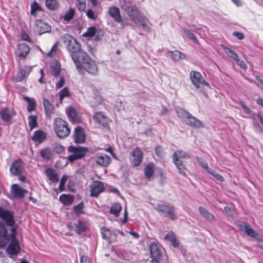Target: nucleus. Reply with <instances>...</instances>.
I'll return each mask as SVG.
<instances>
[{
	"mask_svg": "<svg viewBox=\"0 0 263 263\" xmlns=\"http://www.w3.org/2000/svg\"><path fill=\"white\" fill-rule=\"evenodd\" d=\"M63 39L64 44L74 63L78 61V59L83 56L84 53H86L81 49L80 44L73 36L65 34L63 35Z\"/></svg>",
	"mask_w": 263,
	"mask_h": 263,
	"instance_id": "f257e3e1",
	"label": "nucleus"
},
{
	"mask_svg": "<svg viewBox=\"0 0 263 263\" xmlns=\"http://www.w3.org/2000/svg\"><path fill=\"white\" fill-rule=\"evenodd\" d=\"M78 69H83L88 73L95 76L98 74V69L96 62L86 52L74 63Z\"/></svg>",
	"mask_w": 263,
	"mask_h": 263,
	"instance_id": "f03ea898",
	"label": "nucleus"
},
{
	"mask_svg": "<svg viewBox=\"0 0 263 263\" xmlns=\"http://www.w3.org/2000/svg\"><path fill=\"white\" fill-rule=\"evenodd\" d=\"M17 226H12L10 229L11 232L8 234L5 224L0 221V249L6 247L11 239H17Z\"/></svg>",
	"mask_w": 263,
	"mask_h": 263,
	"instance_id": "7ed1b4c3",
	"label": "nucleus"
},
{
	"mask_svg": "<svg viewBox=\"0 0 263 263\" xmlns=\"http://www.w3.org/2000/svg\"><path fill=\"white\" fill-rule=\"evenodd\" d=\"M155 209L162 217L168 218L172 220H175L177 218L176 208L171 203H158Z\"/></svg>",
	"mask_w": 263,
	"mask_h": 263,
	"instance_id": "20e7f679",
	"label": "nucleus"
},
{
	"mask_svg": "<svg viewBox=\"0 0 263 263\" xmlns=\"http://www.w3.org/2000/svg\"><path fill=\"white\" fill-rule=\"evenodd\" d=\"M54 128L57 136L61 139L67 137L70 133V129L67 122L60 118L54 119Z\"/></svg>",
	"mask_w": 263,
	"mask_h": 263,
	"instance_id": "39448f33",
	"label": "nucleus"
},
{
	"mask_svg": "<svg viewBox=\"0 0 263 263\" xmlns=\"http://www.w3.org/2000/svg\"><path fill=\"white\" fill-rule=\"evenodd\" d=\"M69 153H72L68 157V160L72 163L85 157L88 152L87 147L81 146L70 145L68 148Z\"/></svg>",
	"mask_w": 263,
	"mask_h": 263,
	"instance_id": "423d86ee",
	"label": "nucleus"
},
{
	"mask_svg": "<svg viewBox=\"0 0 263 263\" xmlns=\"http://www.w3.org/2000/svg\"><path fill=\"white\" fill-rule=\"evenodd\" d=\"M237 227L241 231L252 238L254 241L258 242H263V238L258 233L252 229L248 223L239 221L237 222Z\"/></svg>",
	"mask_w": 263,
	"mask_h": 263,
	"instance_id": "0eeeda50",
	"label": "nucleus"
},
{
	"mask_svg": "<svg viewBox=\"0 0 263 263\" xmlns=\"http://www.w3.org/2000/svg\"><path fill=\"white\" fill-rule=\"evenodd\" d=\"M190 77L192 84L197 89L199 88L201 85H203L208 87L210 86L209 83L204 80L203 77L199 72L194 70L191 71Z\"/></svg>",
	"mask_w": 263,
	"mask_h": 263,
	"instance_id": "6e6552de",
	"label": "nucleus"
},
{
	"mask_svg": "<svg viewBox=\"0 0 263 263\" xmlns=\"http://www.w3.org/2000/svg\"><path fill=\"white\" fill-rule=\"evenodd\" d=\"M130 162L133 166L140 165L143 160V153L139 147L133 149L130 155Z\"/></svg>",
	"mask_w": 263,
	"mask_h": 263,
	"instance_id": "1a4fd4ad",
	"label": "nucleus"
},
{
	"mask_svg": "<svg viewBox=\"0 0 263 263\" xmlns=\"http://www.w3.org/2000/svg\"><path fill=\"white\" fill-rule=\"evenodd\" d=\"M125 12L133 23L136 22L137 21L144 15L141 11L139 10L136 5H133L129 7Z\"/></svg>",
	"mask_w": 263,
	"mask_h": 263,
	"instance_id": "9d476101",
	"label": "nucleus"
},
{
	"mask_svg": "<svg viewBox=\"0 0 263 263\" xmlns=\"http://www.w3.org/2000/svg\"><path fill=\"white\" fill-rule=\"evenodd\" d=\"M90 196L92 197H97L98 195L105 191V187L102 182L99 180L92 181L90 185Z\"/></svg>",
	"mask_w": 263,
	"mask_h": 263,
	"instance_id": "9b49d317",
	"label": "nucleus"
},
{
	"mask_svg": "<svg viewBox=\"0 0 263 263\" xmlns=\"http://www.w3.org/2000/svg\"><path fill=\"white\" fill-rule=\"evenodd\" d=\"M9 244L6 248L7 253L10 257L13 255H17L21 251V246L17 239H11Z\"/></svg>",
	"mask_w": 263,
	"mask_h": 263,
	"instance_id": "f8f14e48",
	"label": "nucleus"
},
{
	"mask_svg": "<svg viewBox=\"0 0 263 263\" xmlns=\"http://www.w3.org/2000/svg\"><path fill=\"white\" fill-rule=\"evenodd\" d=\"M108 13L115 22L121 24L122 26L123 27L125 26L119 8L116 6H111L109 7Z\"/></svg>",
	"mask_w": 263,
	"mask_h": 263,
	"instance_id": "ddd939ff",
	"label": "nucleus"
},
{
	"mask_svg": "<svg viewBox=\"0 0 263 263\" xmlns=\"http://www.w3.org/2000/svg\"><path fill=\"white\" fill-rule=\"evenodd\" d=\"M24 162L21 159L14 160L10 168V172L12 176H18L22 173Z\"/></svg>",
	"mask_w": 263,
	"mask_h": 263,
	"instance_id": "4468645a",
	"label": "nucleus"
},
{
	"mask_svg": "<svg viewBox=\"0 0 263 263\" xmlns=\"http://www.w3.org/2000/svg\"><path fill=\"white\" fill-rule=\"evenodd\" d=\"M73 137L76 143H84L86 140V135L84 128L80 126L76 127L74 128Z\"/></svg>",
	"mask_w": 263,
	"mask_h": 263,
	"instance_id": "2eb2a0df",
	"label": "nucleus"
},
{
	"mask_svg": "<svg viewBox=\"0 0 263 263\" xmlns=\"http://www.w3.org/2000/svg\"><path fill=\"white\" fill-rule=\"evenodd\" d=\"M15 115L14 110H10L8 107H4L0 111V117L4 122L12 123V118Z\"/></svg>",
	"mask_w": 263,
	"mask_h": 263,
	"instance_id": "dca6fc26",
	"label": "nucleus"
},
{
	"mask_svg": "<svg viewBox=\"0 0 263 263\" xmlns=\"http://www.w3.org/2000/svg\"><path fill=\"white\" fill-rule=\"evenodd\" d=\"M101 233L102 238L107 240L109 243H111L117 240V235L109 229L102 228L101 229Z\"/></svg>",
	"mask_w": 263,
	"mask_h": 263,
	"instance_id": "f3484780",
	"label": "nucleus"
},
{
	"mask_svg": "<svg viewBox=\"0 0 263 263\" xmlns=\"http://www.w3.org/2000/svg\"><path fill=\"white\" fill-rule=\"evenodd\" d=\"M31 70L30 67H27V69L19 68L15 75L12 77V81L14 82H21L26 78L28 77Z\"/></svg>",
	"mask_w": 263,
	"mask_h": 263,
	"instance_id": "a211bd4d",
	"label": "nucleus"
},
{
	"mask_svg": "<svg viewBox=\"0 0 263 263\" xmlns=\"http://www.w3.org/2000/svg\"><path fill=\"white\" fill-rule=\"evenodd\" d=\"M29 50L30 48L27 44H20L17 46L15 54L17 57L20 58L22 60H24L27 57L28 52H29Z\"/></svg>",
	"mask_w": 263,
	"mask_h": 263,
	"instance_id": "6ab92c4d",
	"label": "nucleus"
},
{
	"mask_svg": "<svg viewBox=\"0 0 263 263\" xmlns=\"http://www.w3.org/2000/svg\"><path fill=\"white\" fill-rule=\"evenodd\" d=\"M150 256L152 259H156L159 261L162 256L161 249L159 246L155 242H152L149 246Z\"/></svg>",
	"mask_w": 263,
	"mask_h": 263,
	"instance_id": "aec40b11",
	"label": "nucleus"
},
{
	"mask_svg": "<svg viewBox=\"0 0 263 263\" xmlns=\"http://www.w3.org/2000/svg\"><path fill=\"white\" fill-rule=\"evenodd\" d=\"M27 192V190L20 187L17 184H13L11 186V194L14 198H22Z\"/></svg>",
	"mask_w": 263,
	"mask_h": 263,
	"instance_id": "412c9836",
	"label": "nucleus"
},
{
	"mask_svg": "<svg viewBox=\"0 0 263 263\" xmlns=\"http://www.w3.org/2000/svg\"><path fill=\"white\" fill-rule=\"evenodd\" d=\"M134 23L144 31L151 32V28L148 25L150 24L149 20L144 15Z\"/></svg>",
	"mask_w": 263,
	"mask_h": 263,
	"instance_id": "4be33fe9",
	"label": "nucleus"
},
{
	"mask_svg": "<svg viewBox=\"0 0 263 263\" xmlns=\"http://www.w3.org/2000/svg\"><path fill=\"white\" fill-rule=\"evenodd\" d=\"M93 119L96 122L104 127L107 128L109 127L108 119L102 112H96L93 115Z\"/></svg>",
	"mask_w": 263,
	"mask_h": 263,
	"instance_id": "5701e85b",
	"label": "nucleus"
},
{
	"mask_svg": "<svg viewBox=\"0 0 263 263\" xmlns=\"http://www.w3.org/2000/svg\"><path fill=\"white\" fill-rule=\"evenodd\" d=\"M184 123L191 127L197 128L204 126L203 122L201 121L193 116L192 115L191 116H188V118L185 120Z\"/></svg>",
	"mask_w": 263,
	"mask_h": 263,
	"instance_id": "b1692460",
	"label": "nucleus"
},
{
	"mask_svg": "<svg viewBox=\"0 0 263 263\" xmlns=\"http://www.w3.org/2000/svg\"><path fill=\"white\" fill-rule=\"evenodd\" d=\"M47 134L41 129L35 131L31 139L35 143H42L46 138Z\"/></svg>",
	"mask_w": 263,
	"mask_h": 263,
	"instance_id": "393cba45",
	"label": "nucleus"
},
{
	"mask_svg": "<svg viewBox=\"0 0 263 263\" xmlns=\"http://www.w3.org/2000/svg\"><path fill=\"white\" fill-rule=\"evenodd\" d=\"M111 158L106 154L101 153L96 157V163L102 166H107L110 162Z\"/></svg>",
	"mask_w": 263,
	"mask_h": 263,
	"instance_id": "a878e982",
	"label": "nucleus"
},
{
	"mask_svg": "<svg viewBox=\"0 0 263 263\" xmlns=\"http://www.w3.org/2000/svg\"><path fill=\"white\" fill-rule=\"evenodd\" d=\"M1 218L5 221L6 225L10 227L14 225V217L11 212L8 210H4Z\"/></svg>",
	"mask_w": 263,
	"mask_h": 263,
	"instance_id": "bb28decb",
	"label": "nucleus"
},
{
	"mask_svg": "<svg viewBox=\"0 0 263 263\" xmlns=\"http://www.w3.org/2000/svg\"><path fill=\"white\" fill-rule=\"evenodd\" d=\"M51 29V26L42 20H39L37 22L36 30L39 34L41 35L43 33L50 32Z\"/></svg>",
	"mask_w": 263,
	"mask_h": 263,
	"instance_id": "cd10ccee",
	"label": "nucleus"
},
{
	"mask_svg": "<svg viewBox=\"0 0 263 263\" xmlns=\"http://www.w3.org/2000/svg\"><path fill=\"white\" fill-rule=\"evenodd\" d=\"M73 225L75 228L74 231L79 235L86 232L88 229L86 221L81 219H79L78 222L74 223Z\"/></svg>",
	"mask_w": 263,
	"mask_h": 263,
	"instance_id": "c85d7f7f",
	"label": "nucleus"
},
{
	"mask_svg": "<svg viewBox=\"0 0 263 263\" xmlns=\"http://www.w3.org/2000/svg\"><path fill=\"white\" fill-rule=\"evenodd\" d=\"M167 55L170 57L174 62H177L186 58V55L184 53L177 50L167 51Z\"/></svg>",
	"mask_w": 263,
	"mask_h": 263,
	"instance_id": "c756f323",
	"label": "nucleus"
},
{
	"mask_svg": "<svg viewBox=\"0 0 263 263\" xmlns=\"http://www.w3.org/2000/svg\"><path fill=\"white\" fill-rule=\"evenodd\" d=\"M45 174L48 179L53 183H57L59 181V178L58 173L51 167H48L45 170Z\"/></svg>",
	"mask_w": 263,
	"mask_h": 263,
	"instance_id": "7c9ffc66",
	"label": "nucleus"
},
{
	"mask_svg": "<svg viewBox=\"0 0 263 263\" xmlns=\"http://www.w3.org/2000/svg\"><path fill=\"white\" fill-rule=\"evenodd\" d=\"M73 195L70 194H63L59 197V201L65 205H70L74 201Z\"/></svg>",
	"mask_w": 263,
	"mask_h": 263,
	"instance_id": "2f4dec72",
	"label": "nucleus"
},
{
	"mask_svg": "<svg viewBox=\"0 0 263 263\" xmlns=\"http://www.w3.org/2000/svg\"><path fill=\"white\" fill-rule=\"evenodd\" d=\"M43 106L47 117L49 118L53 112L54 107L53 105L46 98H43Z\"/></svg>",
	"mask_w": 263,
	"mask_h": 263,
	"instance_id": "473e14b6",
	"label": "nucleus"
},
{
	"mask_svg": "<svg viewBox=\"0 0 263 263\" xmlns=\"http://www.w3.org/2000/svg\"><path fill=\"white\" fill-rule=\"evenodd\" d=\"M66 112L70 121L76 122L79 120L78 113L73 107H69L68 108L66 109Z\"/></svg>",
	"mask_w": 263,
	"mask_h": 263,
	"instance_id": "72a5a7b5",
	"label": "nucleus"
},
{
	"mask_svg": "<svg viewBox=\"0 0 263 263\" xmlns=\"http://www.w3.org/2000/svg\"><path fill=\"white\" fill-rule=\"evenodd\" d=\"M190 156L182 150H179L173 153L172 156L173 161H182L181 159L190 158Z\"/></svg>",
	"mask_w": 263,
	"mask_h": 263,
	"instance_id": "f704fd0d",
	"label": "nucleus"
},
{
	"mask_svg": "<svg viewBox=\"0 0 263 263\" xmlns=\"http://www.w3.org/2000/svg\"><path fill=\"white\" fill-rule=\"evenodd\" d=\"M40 154L41 157L47 161L52 159L53 157V152L49 147L42 149L40 152Z\"/></svg>",
	"mask_w": 263,
	"mask_h": 263,
	"instance_id": "c9c22d12",
	"label": "nucleus"
},
{
	"mask_svg": "<svg viewBox=\"0 0 263 263\" xmlns=\"http://www.w3.org/2000/svg\"><path fill=\"white\" fill-rule=\"evenodd\" d=\"M176 112L178 117L183 122L188 118V116H191V114L183 108H177Z\"/></svg>",
	"mask_w": 263,
	"mask_h": 263,
	"instance_id": "e433bc0d",
	"label": "nucleus"
},
{
	"mask_svg": "<svg viewBox=\"0 0 263 263\" xmlns=\"http://www.w3.org/2000/svg\"><path fill=\"white\" fill-rule=\"evenodd\" d=\"M24 100L27 102V109L28 112H32L36 108V101L34 99L27 96H24Z\"/></svg>",
	"mask_w": 263,
	"mask_h": 263,
	"instance_id": "4c0bfd02",
	"label": "nucleus"
},
{
	"mask_svg": "<svg viewBox=\"0 0 263 263\" xmlns=\"http://www.w3.org/2000/svg\"><path fill=\"white\" fill-rule=\"evenodd\" d=\"M45 6L50 10H58L60 7V3L58 0H45Z\"/></svg>",
	"mask_w": 263,
	"mask_h": 263,
	"instance_id": "58836bf2",
	"label": "nucleus"
},
{
	"mask_svg": "<svg viewBox=\"0 0 263 263\" xmlns=\"http://www.w3.org/2000/svg\"><path fill=\"white\" fill-rule=\"evenodd\" d=\"M50 69V73L51 75L54 77H58L61 70L60 63L56 61L51 65Z\"/></svg>",
	"mask_w": 263,
	"mask_h": 263,
	"instance_id": "ea45409f",
	"label": "nucleus"
},
{
	"mask_svg": "<svg viewBox=\"0 0 263 263\" xmlns=\"http://www.w3.org/2000/svg\"><path fill=\"white\" fill-rule=\"evenodd\" d=\"M199 211L201 215L206 220L212 222L214 219V216L204 208L200 206Z\"/></svg>",
	"mask_w": 263,
	"mask_h": 263,
	"instance_id": "a19ab883",
	"label": "nucleus"
},
{
	"mask_svg": "<svg viewBox=\"0 0 263 263\" xmlns=\"http://www.w3.org/2000/svg\"><path fill=\"white\" fill-rule=\"evenodd\" d=\"M173 162L178 168L179 173L183 176H186L187 169L183 161H173Z\"/></svg>",
	"mask_w": 263,
	"mask_h": 263,
	"instance_id": "79ce46f5",
	"label": "nucleus"
},
{
	"mask_svg": "<svg viewBox=\"0 0 263 263\" xmlns=\"http://www.w3.org/2000/svg\"><path fill=\"white\" fill-rule=\"evenodd\" d=\"M222 47L224 52L232 59L236 61H239V58L237 54L232 49L226 46L222 45Z\"/></svg>",
	"mask_w": 263,
	"mask_h": 263,
	"instance_id": "37998d69",
	"label": "nucleus"
},
{
	"mask_svg": "<svg viewBox=\"0 0 263 263\" xmlns=\"http://www.w3.org/2000/svg\"><path fill=\"white\" fill-rule=\"evenodd\" d=\"M144 172L147 178H151L154 173V164L153 163L148 164L145 167Z\"/></svg>",
	"mask_w": 263,
	"mask_h": 263,
	"instance_id": "c03bdc74",
	"label": "nucleus"
},
{
	"mask_svg": "<svg viewBox=\"0 0 263 263\" xmlns=\"http://www.w3.org/2000/svg\"><path fill=\"white\" fill-rule=\"evenodd\" d=\"M121 210V204L118 202L115 203L110 208L109 213L115 216H118Z\"/></svg>",
	"mask_w": 263,
	"mask_h": 263,
	"instance_id": "a18cd8bd",
	"label": "nucleus"
},
{
	"mask_svg": "<svg viewBox=\"0 0 263 263\" xmlns=\"http://www.w3.org/2000/svg\"><path fill=\"white\" fill-rule=\"evenodd\" d=\"M28 125L30 130L37 127V117L35 115H30L28 117Z\"/></svg>",
	"mask_w": 263,
	"mask_h": 263,
	"instance_id": "49530a36",
	"label": "nucleus"
},
{
	"mask_svg": "<svg viewBox=\"0 0 263 263\" xmlns=\"http://www.w3.org/2000/svg\"><path fill=\"white\" fill-rule=\"evenodd\" d=\"M75 14V10L73 8H70L68 11L65 12L63 19L67 22H70L72 20Z\"/></svg>",
	"mask_w": 263,
	"mask_h": 263,
	"instance_id": "de8ad7c7",
	"label": "nucleus"
},
{
	"mask_svg": "<svg viewBox=\"0 0 263 263\" xmlns=\"http://www.w3.org/2000/svg\"><path fill=\"white\" fill-rule=\"evenodd\" d=\"M42 10L41 6L36 2L34 1L31 5L30 13L32 15L36 16V12Z\"/></svg>",
	"mask_w": 263,
	"mask_h": 263,
	"instance_id": "09e8293b",
	"label": "nucleus"
},
{
	"mask_svg": "<svg viewBox=\"0 0 263 263\" xmlns=\"http://www.w3.org/2000/svg\"><path fill=\"white\" fill-rule=\"evenodd\" d=\"M183 32L187 38L192 40L194 43H198V40L196 35L193 33L191 32V31L187 28H183Z\"/></svg>",
	"mask_w": 263,
	"mask_h": 263,
	"instance_id": "8fccbe9b",
	"label": "nucleus"
},
{
	"mask_svg": "<svg viewBox=\"0 0 263 263\" xmlns=\"http://www.w3.org/2000/svg\"><path fill=\"white\" fill-rule=\"evenodd\" d=\"M84 202L83 201L81 202L78 204L73 206L72 209L76 215H80L84 213Z\"/></svg>",
	"mask_w": 263,
	"mask_h": 263,
	"instance_id": "3c124183",
	"label": "nucleus"
},
{
	"mask_svg": "<svg viewBox=\"0 0 263 263\" xmlns=\"http://www.w3.org/2000/svg\"><path fill=\"white\" fill-rule=\"evenodd\" d=\"M96 32V28L95 26L88 27L87 31L83 33V36L87 37H93Z\"/></svg>",
	"mask_w": 263,
	"mask_h": 263,
	"instance_id": "603ef678",
	"label": "nucleus"
},
{
	"mask_svg": "<svg viewBox=\"0 0 263 263\" xmlns=\"http://www.w3.org/2000/svg\"><path fill=\"white\" fill-rule=\"evenodd\" d=\"M119 3L121 8L124 11L133 5L130 0H119Z\"/></svg>",
	"mask_w": 263,
	"mask_h": 263,
	"instance_id": "864d4df0",
	"label": "nucleus"
},
{
	"mask_svg": "<svg viewBox=\"0 0 263 263\" xmlns=\"http://www.w3.org/2000/svg\"><path fill=\"white\" fill-rule=\"evenodd\" d=\"M70 96V91L67 87H64L59 92L60 101H62L64 98L68 97Z\"/></svg>",
	"mask_w": 263,
	"mask_h": 263,
	"instance_id": "5fc2aeb1",
	"label": "nucleus"
},
{
	"mask_svg": "<svg viewBox=\"0 0 263 263\" xmlns=\"http://www.w3.org/2000/svg\"><path fill=\"white\" fill-rule=\"evenodd\" d=\"M240 105L242 108L243 110L245 113H246L247 115L250 116H253L255 114L254 112H253L251 109L248 107L246 105L245 102L242 101H240L239 102Z\"/></svg>",
	"mask_w": 263,
	"mask_h": 263,
	"instance_id": "6e6d98bb",
	"label": "nucleus"
},
{
	"mask_svg": "<svg viewBox=\"0 0 263 263\" xmlns=\"http://www.w3.org/2000/svg\"><path fill=\"white\" fill-rule=\"evenodd\" d=\"M196 159L202 167L205 169L208 172V170H210L206 162L202 158L196 156Z\"/></svg>",
	"mask_w": 263,
	"mask_h": 263,
	"instance_id": "4d7b16f0",
	"label": "nucleus"
},
{
	"mask_svg": "<svg viewBox=\"0 0 263 263\" xmlns=\"http://www.w3.org/2000/svg\"><path fill=\"white\" fill-rule=\"evenodd\" d=\"M67 179H68V176L67 175H64L62 176V177L60 180L59 186V190L61 192H63L65 190V183H66V181Z\"/></svg>",
	"mask_w": 263,
	"mask_h": 263,
	"instance_id": "13d9d810",
	"label": "nucleus"
},
{
	"mask_svg": "<svg viewBox=\"0 0 263 263\" xmlns=\"http://www.w3.org/2000/svg\"><path fill=\"white\" fill-rule=\"evenodd\" d=\"M65 151V147L59 144H55L53 146V152L56 154H61Z\"/></svg>",
	"mask_w": 263,
	"mask_h": 263,
	"instance_id": "bf43d9fd",
	"label": "nucleus"
},
{
	"mask_svg": "<svg viewBox=\"0 0 263 263\" xmlns=\"http://www.w3.org/2000/svg\"><path fill=\"white\" fill-rule=\"evenodd\" d=\"M76 5L79 11H84L86 8V2L85 0H77Z\"/></svg>",
	"mask_w": 263,
	"mask_h": 263,
	"instance_id": "052dcab7",
	"label": "nucleus"
},
{
	"mask_svg": "<svg viewBox=\"0 0 263 263\" xmlns=\"http://www.w3.org/2000/svg\"><path fill=\"white\" fill-rule=\"evenodd\" d=\"M115 106L119 111L124 110L125 104L122 101L118 100L115 102Z\"/></svg>",
	"mask_w": 263,
	"mask_h": 263,
	"instance_id": "680f3d73",
	"label": "nucleus"
},
{
	"mask_svg": "<svg viewBox=\"0 0 263 263\" xmlns=\"http://www.w3.org/2000/svg\"><path fill=\"white\" fill-rule=\"evenodd\" d=\"M155 152L156 155L160 158H162L164 155L163 148L160 145H158L155 148Z\"/></svg>",
	"mask_w": 263,
	"mask_h": 263,
	"instance_id": "e2e57ef3",
	"label": "nucleus"
},
{
	"mask_svg": "<svg viewBox=\"0 0 263 263\" xmlns=\"http://www.w3.org/2000/svg\"><path fill=\"white\" fill-rule=\"evenodd\" d=\"M86 14L89 19L93 21H96L97 20V16L91 9H88L86 11Z\"/></svg>",
	"mask_w": 263,
	"mask_h": 263,
	"instance_id": "0e129e2a",
	"label": "nucleus"
},
{
	"mask_svg": "<svg viewBox=\"0 0 263 263\" xmlns=\"http://www.w3.org/2000/svg\"><path fill=\"white\" fill-rule=\"evenodd\" d=\"M208 172L212 174L215 178L220 182H222L224 180L223 177L219 173H217L215 171L208 170Z\"/></svg>",
	"mask_w": 263,
	"mask_h": 263,
	"instance_id": "69168bd1",
	"label": "nucleus"
},
{
	"mask_svg": "<svg viewBox=\"0 0 263 263\" xmlns=\"http://www.w3.org/2000/svg\"><path fill=\"white\" fill-rule=\"evenodd\" d=\"M65 82V79L63 76H61L60 80L56 83L55 87L58 89L61 88L64 85Z\"/></svg>",
	"mask_w": 263,
	"mask_h": 263,
	"instance_id": "338daca9",
	"label": "nucleus"
},
{
	"mask_svg": "<svg viewBox=\"0 0 263 263\" xmlns=\"http://www.w3.org/2000/svg\"><path fill=\"white\" fill-rule=\"evenodd\" d=\"M21 36L22 40L23 41H27L28 42H30L31 41L29 35L25 31H23L21 32Z\"/></svg>",
	"mask_w": 263,
	"mask_h": 263,
	"instance_id": "774afa93",
	"label": "nucleus"
}]
</instances>
